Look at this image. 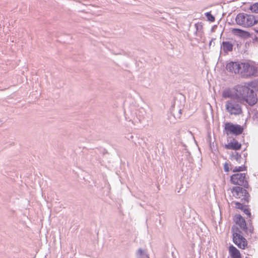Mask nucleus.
Listing matches in <instances>:
<instances>
[{
	"label": "nucleus",
	"mask_w": 258,
	"mask_h": 258,
	"mask_svg": "<svg viewBox=\"0 0 258 258\" xmlns=\"http://www.w3.org/2000/svg\"><path fill=\"white\" fill-rule=\"evenodd\" d=\"M239 96L242 103L246 102L250 106L254 105L257 101L256 95L254 93L253 90L245 86H242L239 88Z\"/></svg>",
	"instance_id": "nucleus-1"
},
{
	"label": "nucleus",
	"mask_w": 258,
	"mask_h": 258,
	"mask_svg": "<svg viewBox=\"0 0 258 258\" xmlns=\"http://www.w3.org/2000/svg\"><path fill=\"white\" fill-rule=\"evenodd\" d=\"M241 104L243 103L239 96L232 97L225 103L226 110L230 115H238L242 112Z\"/></svg>",
	"instance_id": "nucleus-2"
},
{
	"label": "nucleus",
	"mask_w": 258,
	"mask_h": 258,
	"mask_svg": "<svg viewBox=\"0 0 258 258\" xmlns=\"http://www.w3.org/2000/svg\"><path fill=\"white\" fill-rule=\"evenodd\" d=\"M236 24L243 27L248 28L258 23L257 17L246 13H239L235 18Z\"/></svg>",
	"instance_id": "nucleus-3"
},
{
	"label": "nucleus",
	"mask_w": 258,
	"mask_h": 258,
	"mask_svg": "<svg viewBox=\"0 0 258 258\" xmlns=\"http://www.w3.org/2000/svg\"><path fill=\"white\" fill-rule=\"evenodd\" d=\"M233 241L238 247L244 249L247 246V241L241 235L240 231L237 228L232 227Z\"/></svg>",
	"instance_id": "nucleus-4"
},
{
	"label": "nucleus",
	"mask_w": 258,
	"mask_h": 258,
	"mask_svg": "<svg viewBox=\"0 0 258 258\" xmlns=\"http://www.w3.org/2000/svg\"><path fill=\"white\" fill-rule=\"evenodd\" d=\"M231 191L234 197L240 199L244 204L248 202L249 195L246 189L240 186H235L232 189Z\"/></svg>",
	"instance_id": "nucleus-5"
},
{
	"label": "nucleus",
	"mask_w": 258,
	"mask_h": 258,
	"mask_svg": "<svg viewBox=\"0 0 258 258\" xmlns=\"http://www.w3.org/2000/svg\"><path fill=\"white\" fill-rule=\"evenodd\" d=\"M231 182L236 185L243 186L245 188L248 187V183L245 173H236L231 176Z\"/></svg>",
	"instance_id": "nucleus-6"
},
{
	"label": "nucleus",
	"mask_w": 258,
	"mask_h": 258,
	"mask_svg": "<svg viewBox=\"0 0 258 258\" xmlns=\"http://www.w3.org/2000/svg\"><path fill=\"white\" fill-rule=\"evenodd\" d=\"M224 130L227 135L229 134L239 135L242 134L243 128L240 125L226 122L225 124Z\"/></svg>",
	"instance_id": "nucleus-7"
},
{
	"label": "nucleus",
	"mask_w": 258,
	"mask_h": 258,
	"mask_svg": "<svg viewBox=\"0 0 258 258\" xmlns=\"http://www.w3.org/2000/svg\"><path fill=\"white\" fill-rule=\"evenodd\" d=\"M256 72V69L253 66L248 63H241L240 75L243 77L253 76Z\"/></svg>",
	"instance_id": "nucleus-8"
},
{
	"label": "nucleus",
	"mask_w": 258,
	"mask_h": 258,
	"mask_svg": "<svg viewBox=\"0 0 258 258\" xmlns=\"http://www.w3.org/2000/svg\"><path fill=\"white\" fill-rule=\"evenodd\" d=\"M241 63L237 62H230L226 64V69L231 74H240Z\"/></svg>",
	"instance_id": "nucleus-9"
},
{
	"label": "nucleus",
	"mask_w": 258,
	"mask_h": 258,
	"mask_svg": "<svg viewBox=\"0 0 258 258\" xmlns=\"http://www.w3.org/2000/svg\"><path fill=\"white\" fill-rule=\"evenodd\" d=\"M234 221L238 225L241 230L246 229V224L244 219L240 215H237L234 217Z\"/></svg>",
	"instance_id": "nucleus-10"
},
{
	"label": "nucleus",
	"mask_w": 258,
	"mask_h": 258,
	"mask_svg": "<svg viewBox=\"0 0 258 258\" xmlns=\"http://www.w3.org/2000/svg\"><path fill=\"white\" fill-rule=\"evenodd\" d=\"M232 32L235 35L243 38H247L250 37L249 32L240 29L234 28L232 30Z\"/></svg>",
	"instance_id": "nucleus-11"
},
{
	"label": "nucleus",
	"mask_w": 258,
	"mask_h": 258,
	"mask_svg": "<svg viewBox=\"0 0 258 258\" xmlns=\"http://www.w3.org/2000/svg\"><path fill=\"white\" fill-rule=\"evenodd\" d=\"M241 145L235 140H233L232 142L225 145V148L227 149H232L235 150H239L241 148Z\"/></svg>",
	"instance_id": "nucleus-12"
},
{
	"label": "nucleus",
	"mask_w": 258,
	"mask_h": 258,
	"mask_svg": "<svg viewBox=\"0 0 258 258\" xmlns=\"http://www.w3.org/2000/svg\"><path fill=\"white\" fill-rule=\"evenodd\" d=\"M233 44L229 41H223L221 46V49L226 53H228V52L232 51L233 50Z\"/></svg>",
	"instance_id": "nucleus-13"
},
{
	"label": "nucleus",
	"mask_w": 258,
	"mask_h": 258,
	"mask_svg": "<svg viewBox=\"0 0 258 258\" xmlns=\"http://www.w3.org/2000/svg\"><path fill=\"white\" fill-rule=\"evenodd\" d=\"M229 252L232 258H241L239 251L234 246L231 245L229 247Z\"/></svg>",
	"instance_id": "nucleus-14"
},
{
	"label": "nucleus",
	"mask_w": 258,
	"mask_h": 258,
	"mask_svg": "<svg viewBox=\"0 0 258 258\" xmlns=\"http://www.w3.org/2000/svg\"><path fill=\"white\" fill-rule=\"evenodd\" d=\"M222 96L224 98L230 99L232 97H236L239 96V94H237L235 95H232L229 90H225L222 94Z\"/></svg>",
	"instance_id": "nucleus-15"
},
{
	"label": "nucleus",
	"mask_w": 258,
	"mask_h": 258,
	"mask_svg": "<svg viewBox=\"0 0 258 258\" xmlns=\"http://www.w3.org/2000/svg\"><path fill=\"white\" fill-rule=\"evenodd\" d=\"M231 158L232 160H236L237 162L240 163L242 159L241 155L238 154L236 152H232Z\"/></svg>",
	"instance_id": "nucleus-16"
},
{
	"label": "nucleus",
	"mask_w": 258,
	"mask_h": 258,
	"mask_svg": "<svg viewBox=\"0 0 258 258\" xmlns=\"http://www.w3.org/2000/svg\"><path fill=\"white\" fill-rule=\"evenodd\" d=\"M249 10L252 12L254 13H258V3H255L252 5L250 8Z\"/></svg>",
	"instance_id": "nucleus-17"
},
{
	"label": "nucleus",
	"mask_w": 258,
	"mask_h": 258,
	"mask_svg": "<svg viewBox=\"0 0 258 258\" xmlns=\"http://www.w3.org/2000/svg\"><path fill=\"white\" fill-rule=\"evenodd\" d=\"M139 255L138 258H149L148 255L142 249H139L138 251Z\"/></svg>",
	"instance_id": "nucleus-18"
},
{
	"label": "nucleus",
	"mask_w": 258,
	"mask_h": 258,
	"mask_svg": "<svg viewBox=\"0 0 258 258\" xmlns=\"http://www.w3.org/2000/svg\"><path fill=\"white\" fill-rule=\"evenodd\" d=\"M195 27L196 29V33H200L203 29V25L201 23H198L195 24Z\"/></svg>",
	"instance_id": "nucleus-19"
},
{
	"label": "nucleus",
	"mask_w": 258,
	"mask_h": 258,
	"mask_svg": "<svg viewBox=\"0 0 258 258\" xmlns=\"http://www.w3.org/2000/svg\"><path fill=\"white\" fill-rule=\"evenodd\" d=\"M205 15L209 21L214 22L215 21V17L211 14L210 12L206 13Z\"/></svg>",
	"instance_id": "nucleus-20"
},
{
	"label": "nucleus",
	"mask_w": 258,
	"mask_h": 258,
	"mask_svg": "<svg viewBox=\"0 0 258 258\" xmlns=\"http://www.w3.org/2000/svg\"><path fill=\"white\" fill-rule=\"evenodd\" d=\"M244 170H245V167H243V166L237 167V166H236L233 168V172H239V171H243Z\"/></svg>",
	"instance_id": "nucleus-21"
},
{
	"label": "nucleus",
	"mask_w": 258,
	"mask_h": 258,
	"mask_svg": "<svg viewBox=\"0 0 258 258\" xmlns=\"http://www.w3.org/2000/svg\"><path fill=\"white\" fill-rule=\"evenodd\" d=\"M235 205L236 208L241 209V210H243L245 208L244 206L242 204L239 202H236L235 203Z\"/></svg>",
	"instance_id": "nucleus-22"
},
{
	"label": "nucleus",
	"mask_w": 258,
	"mask_h": 258,
	"mask_svg": "<svg viewBox=\"0 0 258 258\" xmlns=\"http://www.w3.org/2000/svg\"><path fill=\"white\" fill-rule=\"evenodd\" d=\"M229 164L228 163H225L224 165V169L225 172H228L230 170Z\"/></svg>",
	"instance_id": "nucleus-23"
},
{
	"label": "nucleus",
	"mask_w": 258,
	"mask_h": 258,
	"mask_svg": "<svg viewBox=\"0 0 258 258\" xmlns=\"http://www.w3.org/2000/svg\"><path fill=\"white\" fill-rule=\"evenodd\" d=\"M252 87L255 89L257 91H258V80L255 81L252 84Z\"/></svg>",
	"instance_id": "nucleus-24"
},
{
	"label": "nucleus",
	"mask_w": 258,
	"mask_h": 258,
	"mask_svg": "<svg viewBox=\"0 0 258 258\" xmlns=\"http://www.w3.org/2000/svg\"><path fill=\"white\" fill-rule=\"evenodd\" d=\"M253 118L254 120L258 121V111H256L253 116Z\"/></svg>",
	"instance_id": "nucleus-25"
},
{
	"label": "nucleus",
	"mask_w": 258,
	"mask_h": 258,
	"mask_svg": "<svg viewBox=\"0 0 258 258\" xmlns=\"http://www.w3.org/2000/svg\"><path fill=\"white\" fill-rule=\"evenodd\" d=\"M242 211H243L244 213L246 215H248V216H250V213L248 209H246L245 208H244V209Z\"/></svg>",
	"instance_id": "nucleus-26"
},
{
	"label": "nucleus",
	"mask_w": 258,
	"mask_h": 258,
	"mask_svg": "<svg viewBox=\"0 0 258 258\" xmlns=\"http://www.w3.org/2000/svg\"><path fill=\"white\" fill-rule=\"evenodd\" d=\"M181 111H182V110H181V109H179V113L180 114H181Z\"/></svg>",
	"instance_id": "nucleus-27"
},
{
	"label": "nucleus",
	"mask_w": 258,
	"mask_h": 258,
	"mask_svg": "<svg viewBox=\"0 0 258 258\" xmlns=\"http://www.w3.org/2000/svg\"><path fill=\"white\" fill-rule=\"evenodd\" d=\"M212 40H211V41H210V43H209V45H211L212 44Z\"/></svg>",
	"instance_id": "nucleus-28"
},
{
	"label": "nucleus",
	"mask_w": 258,
	"mask_h": 258,
	"mask_svg": "<svg viewBox=\"0 0 258 258\" xmlns=\"http://www.w3.org/2000/svg\"><path fill=\"white\" fill-rule=\"evenodd\" d=\"M254 40H257V38L256 37H255Z\"/></svg>",
	"instance_id": "nucleus-29"
},
{
	"label": "nucleus",
	"mask_w": 258,
	"mask_h": 258,
	"mask_svg": "<svg viewBox=\"0 0 258 258\" xmlns=\"http://www.w3.org/2000/svg\"><path fill=\"white\" fill-rule=\"evenodd\" d=\"M256 32H257V33H258V30H257V31H256Z\"/></svg>",
	"instance_id": "nucleus-30"
}]
</instances>
